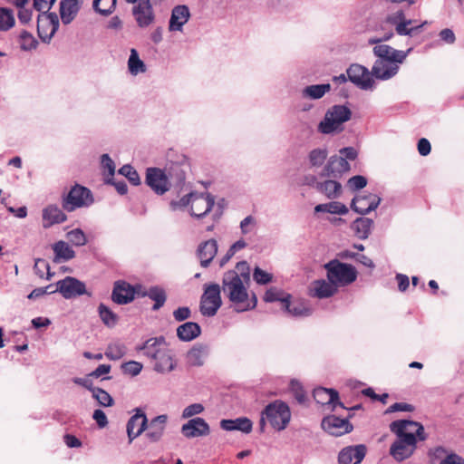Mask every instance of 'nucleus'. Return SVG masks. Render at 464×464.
Masks as SVG:
<instances>
[{"label":"nucleus","instance_id":"nucleus-9","mask_svg":"<svg viewBox=\"0 0 464 464\" xmlns=\"http://www.w3.org/2000/svg\"><path fill=\"white\" fill-rule=\"evenodd\" d=\"M93 202L92 192L85 187L75 185L63 200V208L72 212L78 208L90 206Z\"/></svg>","mask_w":464,"mask_h":464},{"label":"nucleus","instance_id":"nucleus-27","mask_svg":"<svg viewBox=\"0 0 464 464\" xmlns=\"http://www.w3.org/2000/svg\"><path fill=\"white\" fill-rule=\"evenodd\" d=\"M80 9V0H61L59 13L63 24H71L77 16Z\"/></svg>","mask_w":464,"mask_h":464},{"label":"nucleus","instance_id":"nucleus-63","mask_svg":"<svg viewBox=\"0 0 464 464\" xmlns=\"http://www.w3.org/2000/svg\"><path fill=\"white\" fill-rule=\"evenodd\" d=\"M191 316V311L187 306L179 307L173 312V317L178 322H182Z\"/></svg>","mask_w":464,"mask_h":464},{"label":"nucleus","instance_id":"nucleus-58","mask_svg":"<svg viewBox=\"0 0 464 464\" xmlns=\"http://www.w3.org/2000/svg\"><path fill=\"white\" fill-rule=\"evenodd\" d=\"M253 278L259 285H266L272 281V275L256 266L254 269Z\"/></svg>","mask_w":464,"mask_h":464},{"label":"nucleus","instance_id":"nucleus-55","mask_svg":"<svg viewBox=\"0 0 464 464\" xmlns=\"http://www.w3.org/2000/svg\"><path fill=\"white\" fill-rule=\"evenodd\" d=\"M289 389L294 394L295 399L299 403H304L305 401L306 394L300 382L295 379L291 380L289 383Z\"/></svg>","mask_w":464,"mask_h":464},{"label":"nucleus","instance_id":"nucleus-19","mask_svg":"<svg viewBox=\"0 0 464 464\" xmlns=\"http://www.w3.org/2000/svg\"><path fill=\"white\" fill-rule=\"evenodd\" d=\"M367 448L363 444L343 448L338 455L339 464H360L366 455Z\"/></svg>","mask_w":464,"mask_h":464},{"label":"nucleus","instance_id":"nucleus-41","mask_svg":"<svg viewBox=\"0 0 464 464\" xmlns=\"http://www.w3.org/2000/svg\"><path fill=\"white\" fill-rule=\"evenodd\" d=\"M148 297L150 300L154 301L152 310L157 311L164 305L167 300V294L166 291L161 286L153 285L149 287Z\"/></svg>","mask_w":464,"mask_h":464},{"label":"nucleus","instance_id":"nucleus-15","mask_svg":"<svg viewBox=\"0 0 464 464\" xmlns=\"http://www.w3.org/2000/svg\"><path fill=\"white\" fill-rule=\"evenodd\" d=\"M322 428L333 436H342L353 430V427L347 419L329 415L323 419Z\"/></svg>","mask_w":464,"mask_h":464},{"label":"nucleus","instance_id":"nucleus-6","mask_svg":"<svg viewBox=\"0 0 464 464\" xmlns=\"http://www.w3.org/2000/svg\"><path fill=\"white\" fill-rule=\"evenodd\" d=\"M328 280L334 285H348L357 278V271L353 266L342 263L337 259L324 265Z\"/></svg>","mask_w":464,"mask_h":464},{"label":"nucleus","instance_id":"nucleus-34","mask_svg":"<svg viewBox=\"0 0 464 464\" xmlns=\"http://www.w3.org/2000/svg\"><path fill=\"white\" fill-rule=\"evenodd\" d=\"M220 427L227 431L240 430L244 433H249L252 430L253 423L246 417H240L235 420H222Z\"/></svg>","mask_w":464,"mask_h":464},{"label":"nucleus","instance_id":"nucleus-31","mask_svg":"<svg viewBox=\"0 0 464 464\" xmlns=\"http://www.w3.org/2000/svg\"><path fill=\"white\" fill-rule=\"evenodd\" d=\"M166 347L164 337L148 339L142 345L137 347L138 351H143V354L153 360Z\"/></svg>","mask_w":464,"mask_h":464},{"label":"nucleus","instance_id":"nucleus-51","mask_svg":"<svg viewBox=\"0 0 464 464\" xmlns=\"http://www.w3.org/2000/svg\"><path fill=\"white\" fill-rule=\"evenodd\" d=\"M34 271L40 278L44 277V271H46L45 278L47 280H50L54 275L51 272L49 263L44 258H36L34 260Z\"/></svg>","mask_w":464,"mask_h":464},{"label":"nucleus","instance_id":"nucleus-29","mask_svg":"<svg viewBox=\"0 0 464 464\" xmlns=\"http://www.w3.org/2000/svg\"><path fill=\"white\" fill-rule=\"evenodd\" d=\"M155 361L154 370L160 373H166L175 369V362L171 351L165 347L162 351L153 359Z\"/></svg>","mask_w":464,"mask_h":464},{"label":"nucleus","instance_id":"nucleus-38","mask_svg":"<svg viewBox=\"0 0 464 464\" xmlns=\"http://www.w3.org/2000/svg\"><path fill=\"white\" fill-rule=\"evenodd\" d=\"M330 91V83L308 85L302 90V97L312 100H318L324 97V94Z\"/></svg>","mask_w":464,"mask_h":464},{"label":"nucleus","instance_id":"nucleus-17","mask_svg":"<svg viewBox=\"0 0 464 464\" xmlns=\"http://www.w3.org/2000/svg\"><path fill=\"white\" fill-rule=\"evenodd\" d=\"M381 198L374 194L355 196L351 203L353 211L365 215L377 208L381 203Z\"/></svg>","mask_w":464,"mask_h":464},{"label":"nucleus","instance_id":"nucleus-49","mask_svg":"<svg viewBox=\"0 0 464 464\" xmlns=\"http://www.w3.org/2000/svg\"><path fill=\"white\" fill-rule=\"evenodd\" d=\"M117 0H93L92 7L95 12L102 14H111L116 7Z\"/></svg>","mask_w":464,"mask_h":464},{"label":"nucleus","instance_id":"nucleus-59","mask_svg":"<svg viewBox=\"0 0 464 464\" xmlns=\"http://www.w3.org/2000/svg\"><path fill=\"white\" fill-rule=\"evenodd\" d=\"M409 19L406 18L405 13L403 10H398L391 14H389L386 18V22L392 25L393 27L396 26L399 23H403L408 21Z\"/></svg>","mask_w":464,"mask_h":464},{"label":"nucleus","instance_id":"nucleus-20","mask_svg":"<svg viewBox=\"0 0 464 464\" xmlns=\"http://www.w3.org/2000/svg\"><path fill=\"white\" fill-rule=\"evenodd\" d=\"M147 422L146 414L140 409H137L136 413L130 418L127 423V434L130 443L146 430Z\"/></svg>","mask_w":464,"mask_h":464},{"label":"nucleus","instance_id":"nucleus-7","mask_svg":"<svg viewBox=\"0 0 464 464\" xmlns=\"http://www.w3.org/2000/svg\"><path fill=\"white\" fill-rule=\"evenodd\" d=\"M60 25L54 12L42 11L37 16V34L43 43L49 44Z\"/></svg>","mask_w":464,"mask_h":464},{"label":"nucleus","instance_id":"nucleus-35","mask_svg":"<svg viewBox=\"0 0 464 464\" xmlns=\"http://www.w3.org/2000/svg\"><path fill=\"white\" fill-rule=\"evenodd\" d=\"M201 334V328L198 324L187 322L177 328V336L180 341L190 342Z\"/></svg>","mask_w":464,"mask_h":464},{"label":"nucleus","instance_id":"nucleus-25","mask_svg":"<svg viewBox=\"0 0 464 464\" xmlns=\"http://www.w3.org/2000/svg\"><path fill=\"white\" fill-rule=\"evenodd\" d=\"M190 17V12L187 5H179L175 6L171 11L169 19V31H182L183 25L187 24Z\"/></svg>","mask_w":464,"mask_h":464},{"label":"nucleus","instance_id":"nucleus-57","mask_svg":"<svg viewBox=\"0 0 464 464\" xmlns=\"http://www.w3.org/2000/svg\"><path fill=\"white\" fill-rule=\"evenodd\" d=\"M347 185L353 191L363 188L367 185V179L361 175H356L348 179Z\"/></svg>","mask_w":464,"mask_h":464},{"label":"nucleus","instance_id":"nucleus-18","mask_svg":"<svg viewBox=\"0 0 464 464\" xmlns=\"http://www.w3.org/2000/svg\"><path fill=\"white\" fill-rule=\"evenodd\" d=\"M181 432L186 438L192 439L208 436L210 432V428L203 418L196 417L182 425Z\"/></svg>","mask_w":464,"mask_h":464},{"label":"nucleus","instance_id":"nucleus-8","mask_svg":"<svg viewBox=\"0 0 464 464\" xmlns=\"http://www.w3.org/2000/svg\"><path fill=\"white\" fill-rule=\"evenodd\" d=\"M221 288L218 284L206 285L200 300V313L204 316H214L222 304Z\"/></svg>","mask_w":464,"mask_h":464},{"label":"nucleus","instance_id":"nucleus-10","mask_svg":"<svg viewBox=\"0 0 464 464\" xmlns=\"http://www.w3.org/2000/svg\"><path fill=\"white\" fill-rule=\"evenodd\" d=\"M348 79L362 90H370L373 87L372 72L359 63H353L346 71Z\"/></svg>","mask_w":464,"mask_h":464},{"label":"nucleus","instance_id":"nucleus-54","mask_svg":"<svg viewBox=\"0 0 464 464\" xmlns=\"http://www.w3.org/2000/svg\"><path fill=\"white\" fill-rule=\"evenodd\" d=\"M119 173L125 176L132 185L138 186L140 184V179L138 172L130 165H123L119 169Z\"/></svg>","mask_w":464,"mask_h":464},{"label":"nucleus","instance_id":"nucleus-64","mask_svg":"<svg viewBox=\"0 0 464 464\" xmlns=\"http://www.w3.org/2000/svg\"><path fill=\"white\" fill-rule=\"evenodd\" d=\"M256 225V220L252 216L246 217L241 222H240V229L241 233L243 235H246L250 233L253 230V227Z\"/></svg>","mask_w":464,"mask_h":464},{"label":"nucleus","instance_id":"nucleus-47","mask_svg":"<svg viewBox=\"0 0 464 464\" xmlns=\"http://www.w3.org/2000/svg\"><path fill=\"white\" fill-rule=\"evenodd\" d=\"M15 19L13 10L6 7H0V31H8L14 27Z\"/></svg>","mask_w":464,"mask_h":464},{"label":"nucleus","instance_id":"nucleus-60","mask_svg":"<svg viewBox=\"0 0 464 464\" xmlns=\"http://www.w3.org/2000/svg\"><path fill=\"white\" fill-rule=\"evenodd\" d=\"M101 165L102 169H107L108 175L113 179L115 173V164L109 154H103L101 157Z\"/></svg>","mask_w":464,"mask_h":464},{"label":"nucleus","instance_id":"nucleus-26","mask_svg":"<svg viewBox=\"0 0 464 464\" xmlns=\"http://www.w3.org/2000/svg\"><path fill=\"white\" fill-rule=\"evenodd\" d=\"M43 227L49 228L55 224H61L66 221L67 216L56 205H48L43 209Z\"/></svg>","mask_w":464,"mask_h":464},{"label":"nucleus","instance_id":"nucleus-48","mask_svg":"<svg viewBox=\"0 0 464 464\" xmlns=\"http://www.w3.org/2000/svg\"><path fill=\"white\" fill-rule=\"evenodd\" d=\"M126 353V347L120 343H110L104 353V355L111 361H118Z\"/></svg>","mask_w":464,"mask_h":464},{"label":"nucleus","instance_id":"nucleus-39","mask_svg":"<svg viewBox=\"0 0 464 464\" xmlns=\"http://www.w3.org/2000/svg\"><path fill=\"white\" fill-rule=\"evenodd\" d=\"M328 157V150L325 148H316L312 150L307 156L311 169L321 168Z\"/></svg>","mask_w":464,"mask_h":464},{"label":"nucleus","instance_id":"nucleus-13","mask_svg":"<svg viewBox=\"0 0 464 464\" xmlns=\"http://www.w3.org/2000/svg\"><path fill=\"white\" fill-rule=\"evenodd\" d=\"M350 164L340 155L331 156L320 173L322 178L339 179L350 170Z\"/></svg>","mask_w":464,"mask_h":464},{"label":"nucleus","instance_id":"nucleus-53","mask_svg":"<svg viewBox=\"0 0 464 464\" xmlns=\"http://www.w3.org/2000/svg\"><path fill=\"white\" fill-rule=\"evenodd\" d=\"M67 239L76 246H82L87 243L84 232L81 228H75L66 234Z\"/></svg>","mask_w":464,"mask_h":464},{"label":"nucleus","instance_id":"nucleus-43","mask_svg":"<svg viewBox=\"0 0 464 464\" xmlns=\"http://www.w3.org/2000/svg\"><path fill=\"white\" fill-rule=\"evenodd\" d=\"M128 69L132 75H137L146 72V65L143 61L140 59L139 53L134 48L130 50V54L128 60Z\"/></svg>","mask_w":464,"mask_h":464},{"label":"nucleus","instance_id":"nucleus-5","mask_svg":"<svg viewBox=\"0 0 464 464\" xmlns=\"http://www.w3.org/2000/svg\"><path fill=\"white\" fill-rule=\"evenodd\" d=\"M264 415L273 429L282 431L291 420V411L288 404L281 400L268 403L264 409Z\"/></svg>","mask_w":464,"mask_h":464},{"label":"nucleus","instance_id":"nucleus-22","mask_svg":"<svg viewBox=\"0 0 464 464\" xmlns=\"http://www.w3.org/2000/svg\"><path fill=\"white\" fill-rule=\"evenodd\" d=\"M111 299L118 304H126L133 301V285L125 281H117L111 293Z\"/></svg>","mask_w":464,"mask_h":464},{"label":"nucleus","instance_id":"nucleus-46","mask_svg":"<svg viewBox=\"0 0 464 464\" xmlns=\"http://www.w3.org/2000/svg\"><path fill=\"white\" fill-rule=\"evenodd\" d=\"M291 295L283 292L280 289H277L276 287H271L268 290H266L264 300L267 303H273V302H281L283 304V306L285 303H287V299H291Z\"/></svg>","mask_w":464,"mask_h":464},{"label":"nucleus","instance_id":"nucleus-61","mask_svg":"<svg viewBox=\"0 0 464 464\" xmlns=\"http://www.w3.org/2000/svg\"><path fill=\"white\" fill-rule=\"evenodd\" d=\"M204 411V407L200 403H193L188 405L183 410L182 417L190 418L194 415L199 414Z\"/></svg>","mask_w":464,"mask_h":464},{"label":"nucleus","instance_id":"nucleus-28","mask_svg":"<svg viewBox=\"0 0 464 464\" xmlns=\"http://www.w3.org/2000/svg\"><path fill=\"white\" fill-rule=\"evenodd\" d=\"M167 419V415H159L153 418L149 424L147 423L146 429L148 430L146 436L150 441L157 442L161 439L165 430Z\"/></svg>","mask_w":464,"mask_h":464},{"label":"nucleus","instance_id":"nucleus-36","mask_svg":"<svg viewBox=\"0 0 464 464\" xmlns=\"http://www.w3.org/2000/svg\"><path fill=\"white\" fill-rule=\"evenodd\" d=\"M54 252L53 262L61 263L72 259L75 256V252L68 245V243L60 240L53 245Z\"/></svg>","mask_w":464,"mask_h":464},{"label":"nucleus","instance_id":"nucleus-30","mask_svg":"<svg viewBox=\"0 0 464 464\" xmlns=\"http://www.w3.org/2000/svg\"><path fill=\"white\" fill-rule=\"evenodd\" d=\"M209 347L204 343L195 344L187 353V362L191 366H202L208 356Z\"/></svg>","mask_w":464,"mask_h":464},{"label":"nucleus","instance_id":"nucleus-1","mask_svg":"<svg viewBox=\"0 0 464 464\" xmlns=\"http://www.w3.org/2000/svg\"><path fill=\"white\" fill-rule=\"evenodd\" d=\"M390 429L397 436V440L390 448V454L398 462L403 461L414 453L417 440L423 441L427 439L423 425L414 420H394L391 423Z\"/></svg>","mask_w":464,"mask_h":464},{"label":"nucleus","instance_id":"nucleus-50","mask_svg":"<svg viewBox=\"0 0 464 464\" xmlns=\"http://www.w3.org/2000/svg\"><path fill=\"white\" fill-rule=\"evenodd\" d=\"M19 43H20V48L23 51H31L36 49L38 46L37 40L34 37V35L24 30L21 32L19 35Z\"/></svg>","mask_w":464,"mask_h":464},{"label":"nucleus","instance_id":"nucleus-42","mask_svg":"<svg viewBox=\"0 0 464 464\" xmlns=\"http://www.w3.org/2000/svg\"><path fill=\"white\" fill-rule=\"evenodd\" d=\"M412 24L413 20L411 19L403 23L401 22L394 26L395 32L401 36H412L416 33L420 32V29L428 24V22L424 21L422 24L415 26H413Z\"/></svg>","mask_w":464,"mask_h":464},{"label":"nucleus","instance_id":"nucleus-21","mask_svg":"<svg viewBox=\"0 0 464 464\" xmlns=\"http://www.w3.org/2000/svg\"><path fill=\"white\" fill-rule=\"evenodd\" d=\"M430 463L434 464L435 460H440V464H464V459L455 452H448L447 449L438 446L430 450L428 453Z\"/></svg>","mask_w":464,"mask_h":464},{"label":"nucleus","instance_id":"nucleus-2","mask_svg":"<svg viewBox=\"0 0 464 464\" xmlns=\"http://www.w3.org/2000/svg\"><path fill=\"white\" fill-rule=\"evenodd\" d=\"M412 48L406 51L396 50L388 44H379L373 47V54L377 60L372 65V74L376 79L386 81L395 76L401 64Z\"/></svg>","mask_w":464,"mask_h":464},{"label":"nucleus","instance_id":"nucleus-11","mask_svg":"<svg viewBox=\"0 0 464 464\" xmlns=\"http://www.w3.org/2000/svg\"><path fill=\"white\" fill-rule=\"evenodd\" d=\"M145 182L158 195H163L170 187L168 176L159 168L147 169Z\"/></svg>","mask_w":464,"mask_h":464},{"label":"nucleus","instance_id":"nucleus-24","mask_svg":"<svg viewBox=\"0 0 464 464\" xmlns=\"http://www.w3.org/2000/svg\"><path fill=\"white\" fill-rule=\"evenodd\" d=\"M218 252V242L215 239H208L200 243L197 249V256L203 267H208Z\"/></svg>","mask_w":464,"mask_h":464},{"label":"nucleus","instance_id":"nucleus-40","mask_svg":"<svg viewBox=\"0 0 464 464\" xmlns=\"http://www.w3.org/2000/svg\"><path fill=\"white\" fill-rule=\"evenodd\" d=\"M314 211L316 213L325 212L330 214L345 215L348 213V208L341 202L331 201L329 203L315 206Z\"/></svg>","mask_w":464,"mask_h":464},{"label":"nucleus","instance_id":"nucleus-23","mask_svg":"<svg viewBox=\"0 0 464 464\" xmlns=\"http://www.w3.org/2000/svg\"><path fill=\"white\" fill-rule=\"evenodd\" d=\"M313 395L317 403L332 405L333 410L336 406L343 407V403L339 401V393L334 389L319 387L314 390Z\"/></svg>","mask_w":464,"mask_h":464},{"label":"nucleus","instance_id":"nucleus-4","mask_svg":"<svg viewBox=\"0 0 464 464\" xmlns=\"http://www.w3.org/2000/svg\"><path fill=\"white\" fill-rule=\"evenodd\" d=\"M352 117L351 110L345 105H334L330 107L324 119L317 126L318 132L324 135H334L343 130V123Z\"/></svg>","mask_w":464,"mask_h":464},{"label":"nucleus","instance_id":"nucleus-33","mask_svg":"<svg viewBox=\"0 0 464 464\" xmlns=\"http://www.w3.org/2000/svg\"><path fill=\"white\" fill-rule=\"evenodd\" d=\"M315 188L318 192L324 194L330 199H335L340 197L342 192V185L334 179H327L315 183Z\"/></svg>","mask_w":464,"mask_h":464},{"label":"nucleus","instance_id":"nucleus-12","mask_svg":"<svg viewBox=\"0 0 464 464\" xmlns=\"http://www.w3.org/2000/svg\"><path fill=\"white\" fill-rule=\"evenodd\" d=\"M56 290H58L65 299H71L84 294L91 295V294L86 291L85 284L72 276H66L64 279L58 281L56 283Z\"/></svg>","mask_w":464,"mask_h":464},{"label":"nucleus","instance_id":"nucleus-14","mask_svg":"<svg viewBox=\"0 0 464 464\" xmlns=\"http://www.w3.org/2000/svg\"><path fill=\"white\" fill-rule=\"evenodd\" d=\"M137 5L132 8V14L135 17L137 24L145 28L150 26L155 20L152 0H139Z\"/></svg>","mask_w":464,"mask_h":464},{"label":"nucleus","instance_id":"nucleus-37","mask_svg":"<svg viewBox=\"0 0 464 464\" xmlns=\"http://www.w3.org/2000/svg\"><path fill=\"white\" fill-rule=\"evenodd\" d=\"M373 221L368 218H358L351 225V228L354 235L360 239L368 238L371 234Z\"/></svg>","mask_w":464,"mask_h":464},{"label":"nucleus","instance_id":"nucleus-32","mask_svg":"<svg viewBox=\"0 0 464 464\" xmlns=\"http://www.w3.org/2000/svg\"><path fill=\"white\" fill-rule=\"evenodd\" d=\"M335 286L330 281L316 280L310 287V295L320 299L331 297L336 292Z\"/></svg>","mask_w":464,"mask_h":464},{"label":"nucleus","instance_id":"nucleus-3","mask_svg":"<svg viewBox=\"0 0 464 464\" xmlns=\"http://www.w3.org/2000/svg\"><path fill=\"white\" fill-rule=\"evenodd\" d=\"M245 283L246 282L235 270H229L223 276V293L231 303L237 305L236 311L238 313L252 310L257 304V298L254 293L249 299Z\"/></svg>","mask_w":464,"mask_h":464},{"label":"nucleus","instance_id":"nucleus-45","mask_svg":"<svg viewBox=\"0 0 464 464\" xmlns=\"http://www.w3.org/2000/svg\"><path fill=\"white\" fill-rule=\"evenodd\" d=\"M98 313L102 323L110 328L114 327L118 323V315L104 304H100Z\"/></svg>","mask_w":464,"mask_h":464},{"label":"nucleus","instance_id":"nucleus-56","mask_svg":"<svg viewBox=\"0 0 464 464\" xmlns=\"http://www.w3.org/2000/svg\"><path fill=\"white\" fill-rule=\"evenodd\" d=\"M142 368V363L136 361H130L121 364L123 373L129 374L132 377L139 375Z\"/></svg>","mask_w":464,"mask_h":464},{"label":"nucleus","instance_id":"nucleus-44","mask_svg":"<svg viewBox=\"0 0 464 464\" xmlns=\"http://www.w3.org/2000/svg\"><path fill=\"white\" fill-rule=\"evenodd\" d=\"M291 299H287V303L285 304L284 309L294 316H309L312 314V308L306 306L302 303H291Z\"/></svg>","mask_w":464,"mask_h":464},{"label":"nucleus","instance_id":"nucleus-62","mask_svg":"<svg viewBox=\"0 0 464 464\" xmlns=\"http://www.w3.org/2000/svg\"><path fill=\"white\" fill-rule=\"evenodd\" d=\"M241 278L248 282L250 280V268L246 261H241L237 264V271Z\"/></svg>","mask_w":464,"mask_h":464},{"label":"nucleus","instance_id":"nucleus-16","mask_svg":"<svg viewBox=\"0 0 464 464\" xmlns=\"http://www.w3.org/2000/svg\"><path fill=\"white\" fill-rule=\"evenodd\" d=\"M215 198L210 194H198L192 196L190 214L191 216L201 218L205 217L213 208Z\"/></svg>","mask_w":464,"mask_h":464},{"label":"nucleus","instance_id":"nucleus-52","mask_svg":"<svg viewBox=\"0 0 464 464\" xmlns=\"http://www.w3.org/2000/svg\"><path fill=\"white\" fill-rule=\"evenodd\" d=\"M92 394V398L102 407H111L114 404L112 397L102 388L96 387Z\"/></svg>","mask_w":464,"mask_h":464}]
</instances>
